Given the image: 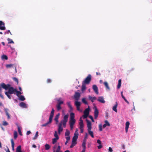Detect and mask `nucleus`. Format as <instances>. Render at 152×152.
Returning <instances> with one entry per match:
<instances>
[{
	"label": "nucleus",
	"mask_w": 152,
	"mask_h": 152,
	"mask_svg": "<svg viewBox=\"0 0 152 152\" xmlns=\"http://www.w3.org/2000/svg\"><path fill=\"white\" fill-rule=\"evenodd\" d=\"M1 87L2 88L6 90H7L8 89V88H9V87L10 86V85L9 84H7L6 85L4 83H2L1 84Z\"/></svg>",
	"instance_id": "obj_7"
},
{
	"label": "nucleus",
	"mask_w": 152,
	"mask_h": 152,
	"mask_svg": "<svg viewBox=\"0 0 152 152\" xmlns=\"http://www.w3.org/2000/svg\"><path fill=\"white\" fill-rule=\"evenodd\" d=\"M8 91L7 92L10 94H16L18 97H19L22 94L20 92L17 91L16 88H14L13 87H11L10 86L9 87V88H8Z\"/></svg>",
	"instance_id": "obj_1"
},
{
	"label": "nucleus",
	"mask_w": 152,
	"mask_h": 152,
	"mask_svg": "<svg viewBox=\"0 0 152 152\" xmlns=\"http://www.w3.org/2000/svg\"><path fill=\"white\" fill-rule=\"evenodd\" d=\"M89 109L87 108L86 109L84 112V115L83 117L84 118H86L88 116L89 114Z\"/></svg>",
	"instance_id": "obj_6"
},
{
	"label": "nucleus",
	"mask_w": 152,
	"mask_h": 152,
	"mask_svg": "<svg viewBox=\"0 0 152 152\" xmlns=\"http://www.w3.org/2000/svg\"><path fill=\"white\" fill-rule=\"evenodd\" d=\"M83 127H82V128H80V132L81 133H83Z\"/></svg>",
	"instance_id": "obj_58"
},
{
	"label": "nucleus",
	"mask_w": 152,
	"mask_h": 152,
	"mask_svg": "<svg viewBox=\"0 0 152 152\" xmlns=\"http://www.w3.org/2000/svg\"><path fill=\"white\" fill-rule=\"evenodd\" d=\"M1 58L3 59H5L7 60L8 59L7 56L5 55H3L2 56Z\"/></svg>",
	"instance_id": "obj_42"
},
{
	"label": "nucleus",
	"mask_w": 152,
	"mask_h": 152,
	"mask_svg": "<svg viewBox=\"0 0 152 152\" xmlns=\"http://www.w3.org/2000/svg\"><path fill=\"white\" fill-rule=\"evenodd\" d=\"M54 109L53 108L52 109V111L51 112L49 118V121H48L46 123L42 124L41 126L42 127L43 126H47L48 124L51 123L52 122V119L53 118V117L54 115Z\"/></svg>",
	"instance_id": "obj_2"
},
{
	"label": "nucleus",
	"mask_w": 152,
	"mask_h": 152,
	"mask_svg": "<svg viewBox=\"0 0 152 152\" xmlns=\"http://www.w3.org/2000/svg\"><path fill=\"white\" fill-rule=\"evenodd\" d=\"M80 96V94L79 93L76 92L74 95V98L75 100L78 101L79 100Z\"/></svg>",
	"instance_id": "obj_9"
},
{
	"label": "nucleus",
	"mask_w": 152,
	"mask_h": 152,
	"mask_svg": "<svg viewBox=\"0 0 152 152\" xmlns=\"http://www.w3.org/2000/svg\"><path fill=\"white\" fill-rule=\"evenodd\" d=\"M18 131L19 132V134L21 136H22V134L21 132V131L20 128V127L19 126H18Z\"/></svg>",
	"instance_id": "obj_40"
},
{
	"label": "nucleus",
	"mask_w": 152,
	"mask_h": 152,
	"mask_svg": "<svg viewBox=\"0 0 152 152\" xmlns=\"http://www.w3.org/2000/svg\"><path fill=\"white\" fill-rule=\"evenodd\" d=\"M54 136L55 138H57V139H59V137L58 135L57 132L56 131H55Z\"/></svg>",
	"instance_id": "obj_44"
},
{
	"label": "nucleus",
	"mask_w": 152,
	"mask_h": 152,
	"mask_svg": "<svg viewBox=\"0 0 152 152\" xmlns=\"http://www.w3.org/2000/svg\"><path fill=\"white\" fill-rule=\"evenodd\" d=\"M118 106V103L117 102H116L114 106L113 107V110L115 112H117V107Z\"/></svg>",
	"instance_id": "obj_24"
},
{
	"label": "nucleus",
	"mask_w": 152,
	"mask_h": 152,
	"mask_svg": "<svg viewBox=\"0 0 152 152\" xmlns=\"http://www.w3.org/2000/svg\"><path fill=\"white\" fill-rule=\"evenodd\" d=\"M99 111L96 107H95V110L94 111V116L95 119H97L99 114Z\"/></svg>",
	"instance_id": "obj_10"
},
{
	"label": "nucleus",
	"mask_w": 152,
	"mask_h": 152,
	"mask_svg": "<svg viewBox=\"0 0 152 152\" xmlns=\"http://www.w3.org/2000/svg\"><path fill=\"white\" fill-rule=\"evenodd\" d=\"M75 105L76 107H79L80 106L81 103L80 102H78L77 101L75 102Z\"/></svg>",
	"instance_id": "obj_35"
},
{
	"label": "nucleus",
	"mask_w": 152,
	"mask_h": 152,
	"mask_svg": "<svg viewBox=\"0 0 152 152\" xmlns=\"http://www.w3.org/2000/svg\"><path fill=\"white\" fill-rule=\"evenodd\" d=\"M58 126V134H60L61 132H62L63 130V128L62 127L61 124H59Z\"/></svg>",
	"instance_id": "obj_14"
},
{
	"label": "nucleus",
	"mask_w": 152,
	"mask_h": 152,
	"mask_svg": "<svg viewBox=\"0 0 152 152\" xmlns=\"http://www.w3.org/2000/svg\"><path fill=\"white\" fill-rule=\"evenodd\" d=\"M104 84L106 87V88L110 90V88L108 86V84L107 82H105L104 83Z\"/></svg>",
	"instance_id": "obj_32"
},
{
	"label": "nucleus",
	"mask_w": 152,
	"mask_h": 152,
	"mask_svg": "<svg viewBox=\"0 0 152 152\" xmlns=\"http://www.w3.org/2000/svg\"><path fill=\"white\" fill-rule=\"evenodd\" d=\"M19 106L23 108H26L27 107V106L26 104L23 102H21L19 104Z\"/></svg>",
	"instance_id": "obj_21"
},
{
	"label": "nucleus",
	"mask_w": 152,
	"mask_h": 152,
	"mask_svg": "<svg viewBox=\"0 0 152 152\" xmlns=\"http://www.w3.org/2000/svg\"><path fill=\"white\" fill-rule=\"evenodd\" d=\"M105 124L107 125V126H110V124L108 121L107 120H105L104 121Z\"/></svg>",
	"instance_id": "obj_49"
},
{
	"label": "nucleus",
	"mask_w": 152,
	"mask_h": 152,
	"mask_svg": "<svg viewBox=\"0 0 152 152\" xmlns=\"http://www.w3.org/2000/svg\"><path fill=\"white\" fill-rule=\"evenodd\" d=\"M11 144H12V150H14L15 143H14L13 140L12 139H11Z\"/></svg>",
	"instance_id": "obj_28"
},
{
	"label": "nucleus",
	"mask_w": 152,
	"mask_h": 152,
	"mask_svg": "<svg viewBox=\"0 0 152 152\" xmlns=\"http://www.w3.org/2000/svg\"><path fill=\"white\" fill-rule=\"evenodd\" d=\"M89 117L91 120L93 122H94V120L93 118V117L92 116L89 115Z\"/></svg>",
	"instance_id": "obj_52"
},
{
	"label": "nucleus",
	"mask_w": 152,
	"mask_h": 152,
	"mask_svg": "<svg viewBox=\"0 0 152 152\" xmlns=\"http://www.w3.org/2000/svg\"><path fill=\"white\" fill-rule=\"evenodd\" d=\"M31 133V132L30 131H28L26 133V134L27 135H28L29 134Z\"/></svg>",
	"instance_id": "obj_63"
},
{
	"label": "nucleus",
	"mask_w": 152,
	"mask_h": 152,
	"mask_svg": "<svg viewBox=\"0 0 152 152\" xmlns=\"http://www.w3.org/2000/svg\"><path fill=\"white\" fill-rule=\"evenodd\" d=\"M19 151H21V146L20 145L18 146L16 148V152Z\"/></svg>",
	"instance_id": "obj_43"
},
{
	"label": "nucleus",
	"mask_w": 152,
	"mask_h": 152,
	"mask_svg": "<svg viewBox=\"0 0 152 152\" xmlns=\"http://www.w3.org/2000/svg\"><path fill=\"white\" fill-rule=\"evenodd\" d=\"M78 136L77 134L76 133H74V136L72 138V142L73 143H75L77 144V140L78 137Z\"/></svg>",
	"instance_id": "obj_8"
},
{
	"label": "nucleus",
	"mask_w": 152,
	"mask_h": 152,
	"mask_svg": "<svg viewBox=\"0 0 152 152\" xmlns=\"http://www.w3.org/2000/svg\"><path fill=\"white\" fill-rule=\"evenodd\" d=\"M97 143H98L99 144V145H100L101 144V141L99 140H97Z\"/></svg>",
	"instance_id": "obj_60"
},
{
	"label": "nucleus",
	"mask_w": 152,
	"mask_h": 152,
	"mask_svg": "<svg viewBox=\"0 0 152 152\" xmlns=\"http://www.w3.org/2000/svg\"><path fill=\"white\" fill-rule=\"evenodd\" d=\"M67 122H64L62 121H61L60 123L59 124H61V126L62 125H63L64 127H65L66 125V123Z\"/></svg>",
	"instance_id": "obj_34"
},
{
	"label": "nucleus",
	"mask_w": 152,
	"mask_h": 152,
	"mask_svg": "<svg viewBox=\"0 0 152 152\" xmlns=\"http://www.w3.org/2000/svg\"><path fill=\"white\" fill-rule=\"evenodd\" d=\"M5 95H7V97L9 99H11V97L10 95V94L7 93V91H6L5 92Z\"/></svg>",
	"instance_id": "obj_48"
},
{
	"label": "nucleus",
	"mask_w": 152,
	"mask_h": 152,
	"mask_svg": "<svg viewBox=\"0 0 152 152\" xmlns=\"http://www.w3.org/2000/svg\"><path fill=\"white\" fill-rule=\"evenodd\" d=\"M86 86L85 84L83 83L82 85V88H81V91H82L83 92L84 91L86 90Z\"/></svg>",
	"instance_id": "obj_25"
},
{
	"label": "nucleus",
	"mask_w": 152,
	"mask_h": 152,
	"mask_svg": "<svg viewBox=\"0 0 152 152\" xmlns=\"http://www.w3.org/2000/svg\"><path fill=\"white\" fill-rule=\"evenodd\" d=\"M88 98L92 102H93L94 100H95L96 99V97L94 96L92 97L90 96H89Z\"/></svg>",
	"instance_id": "obj_22"
},
{
	"label": "nucleus",
	"mask_w": 152,
	"mask_h": 152,
	"mask_svg": "<svg viewBox=\"0 0 152 152\" xmlns=\"http://www.w3.org/2000/svg\"><path fill=\"white\" fill-rule=\"evenodd\" d=\"M38 136V131L37 132H36L35 135L34 136V137H33V140H35L37 139Z\"/></svg>",
	"instance_id": "obj_41"
},
{
	"label": "nucleus",
	"mask_w": 152,
	"mask_h": 152,
	"mask_svg": "<svg viewBox=\"0 0 152 152\" xmlns=\"http://www.w3.org/2000/svg\"><path fill=\"white\" fill-rule=\"evenodd\" d=\"M18 137L17 132L16 131H15L14 133V138L15 139H16Z\"/></svg>",
	"instance_id": "obj_39"
},
{
	"label": "nucleus",
	"mask_w": 152,
	"mask_h": 152,
	"mask_svg": "<svg viewBox=\"0 0 152 152\" xmlns=\"http://www.w3.org/2000/svg\"><path fill=\"white\" fill-rule=\"evenodd\" d=\"M99 130L100 131H102V126L101 124H100L99 126Z\"/></svg>",
	"instance_id": "obj_54"
},
{
	"label": "nucleus",
	"mask_w": 152,
	"mask_h": 152,
	"mask_svg": "<svg viewBox=\"0 0 152 152\" xmlns=\"http://www.w3.org/2000/svg\"><path fill=\"white\" fill-rule=\"evenodd\" d=\"M97 100L102 103H104L105 102V101L104 100V98L102 96H100L99 97L98 99Z\"/></svg>",
	"instance_id": "obj_15"
},
{
	"label": "nucleus",
	"mask_w": 152,
	"mask_h": 152,
	"mask_svg": "<svg viewBox=\"0 0 152 152\" xmlns=\"http://www.w3.org/2000/svg\"><path fill=\"white\" fill-rule=\"evenodd\" d=\"M8 124L7 123L6 121H4L3 122V125L4 126H6Z\"/></svg>",
	"instance_id": "obj_59"
},
{
	"label": "nucleus",
	"mask_w": 152,
	"mask_h": 152,
	"mask_svg": "<svg viewBox=\"0 0 152 152\" xmlns=\"http://www.w3.org/2000/svg\"><path fill=\"white\" fill-rule=\"evenodd\" d=\"M108 150L109 151L111 152H112L113 151L112 148L110 147L109 148Z\"/></svg>",
	"instance_id": "obj_61"
},
{
	"label": "nucleus",
	"mask_w": 152,
	"mask_h": 152,
	"mask_svg": "<svg viewBox=\"0 0 152 152\" xmlns=\"http://www.w3.org/2000/svg\"><path fill=\"white\" fill-rule=\"evenodd\" d=\"M75 120L70 119V120L69 121V124L70 125L71 130H72L73 129V126L75 124Z\"/></svg>",
	"instance_id": "obj_5"
},
{
	"label": "nucleus",
	"mask_w": 152,
	"mask_h": 152,
	"mask_svg": "<svg viewBox=\"0 0 152 152\" xmlns=\"http://www.w3.org/2000/svg\"><path fill=\"white\" fill-rule=\"evenodd\" d=\"M77 144H75V143H73V142H72V144L70 146V148H72L74 146H75Z\"/></svg>",
	"instance_id": "obj_51"
},
{
	"label": "nucleus",
	"mask_w": 152,
	"mask_h": 152,
	"mask_svg": "<svg viewBox=\"0 0 152 152\" xmlns=\"http://www.w3.org/2000/svg\"><path fill=\"white\" fill-rule=\"evenodd\" d=\"M60 115V113H58L55 116L54 120L56 121V124H57L58 123V119L59 118V117Z\"/></svg>",
	"instance_id": "obj_19"
},
{
	"label": "nucleus",
	"mask_w": 152,
	"mask_h": 152,
	"mask_svg": "<svg viewBox=\"0 0 152 152\" xmlns=\"http://www.w3.org/2000/svg\"><path fill=\"white\" fill-rule=\"evenodd\" d=\"M123 98L124 99V101L127 103L128 104H129V102L127 100V99L125 98L124 96L123 97Z\"/></svg>",
	"instance_id": "obj_53"
},
{
	"label": "nucleus",
	"mask_w": 152,
	"mask_h": 152,
	"mask_svg": "<svg viewBox=\"0 0 152 152\" xmlns=\"http://www.w3.org/2000/svg\"><path fill=\"white\" fill-rule=\"evenodd\" d=\"M86 140H83L82 144V147L83 148V150H86Z\"/></svg>",
	"instance_id": "obj_17"
},
{
	"label": "nucleus",
	"mask_w": 152,
	"mask_h": 152,
	"mask_svg": "<svg viewBox=\"0 0 152 152\" xmlns=\"http://www.w3.org/2000/svg\"><path fill=\"white\" fill-rule=\"evenodd\" d=\"M86 121L87 122V126L88 127L87 130H91L92 129V127L91 122L87 119H86Z\"/></svg>",
	"instance_id": "obj_12"
},
{
	"label": "nucleus",
	"mask_w": 152,
	"mask_h": 152,
	"mask_svg": "<svg viewBox=\"0 0 152 152\" xmlns=\"http://www.w3.org/2000/svg\"><path fill=\"white\" fill-rule=\"evenodd\" d=\"M102 148V145H101V144L99 145L98 146V148L99 149H100Z\"/></svg>",
	"instance_id": "obj_62"
},
{
	"label": "nucleus",
	"mask_w": 152,
	"mask_h": 152,
	"mask_svg": "<svg viewBox=\"0 0 152 152\" xmlns=\"http://www.w3.org/2000/svg\"><path fill=\"white\" fill-rule=\"evenodd\" d=\"M91 130H87L88 134L91 136L92 138L94 137V133Z\"/></svg>",
	"instance_id": "obj_23"
},
{
	"label": "nucleus",
	"mask_w": 152,
	"mask_h": 152,
	"mask_svg": "<svg viewBox=\"0 0 152 152\" xmlns=\"http://www.w3.org/2000/svg\"><path fill=\"white\" fill-rule=\"evenodd\" d=\"M7 40L8 41V43H14V42L12 40V39H10L9 38L7 39Z\"/></svg>",
	"instance_id": "obj_47"
},
{
	"label": "nucleus",
	"mask_w": 152,
	"mask_h": 152,
	"mask_svg": "<svg viewBox=\"0 0 152 152\" xmlns=\"http://www.w3.org/2000/svg\"><path fill=\"white\" fill-rule=\"evenodd\" d=\"M92 88L94 91L95 92L96 94H98V89L97 86L96 85H93L92 86Z\"/></svg>",
	"instance_id": "obj_13"
},
{
	"label": "nucleus",
	"mask_w": 152,
	"mask_h": 152,
	"mask_svg": "<svg viewBox=\"0 0 152 152\" xmlns=\"http://www.w3.org/2000/svg\"><path fill=\"white\" fill-rule=\"evenodd\" d=\"M14 65L13 64H7L6 65V66L7 68H10L12 67H13Z\"/></svg>",
	"instance_id": "obj_33"
},
{
	"label": "nucleus",
	"mask_w": 152,
	"mask_h": 152,
	"mask_svg": "<svg viewBox=\"0 0 152 152\" xmlns=\"http://www.w3.org/2000/svg\"><path fill=\"white\" fill-rule=\"evenodd\" d=\"M130 123L129 122L127 121L126 123V127H125V130L126 132L127 133L128 132V129L129 127Z\"/></svg>",
	"instance_id": "obj_20"
},
{
	"label": "nucleus",
	"mask_w": 152,
	"mask_h": 152,
	"mask_svg": "<svg viewBox=\"0 0 152 152\" xmlns=\"http://www.w3.org/2000/svg\"><path fill=\"white\" fill-rule=\"evenodd\" d=\"M121 79H120L118 80V85L117 86V88L118 89H119L120 88V87L121 86Z\"/></svg>",
	"instance_id": "obj_27"
},
{
	"label": "nucleus",
	"mask_w": 152,
	"mask_h": 152,
	"mask_svg": "<svg viewBox=\"0 0 152 152\" xmlns=\"http://www.w3.org/2000/svg\"><path fill=\"white\" fill-rule=\"evenodd\" d=\"M70 119L75 120V114L73 113H71L70 114Z\"/></svg>",
	"instance_id": "obj_29"
},
{
	"label": "nucleus",
	"mask_w": 152,
	"mask_h": 152,
	"mask_svg": "<svg viewBox=\"0 0 152 152\" xmlns=\"http://www.w3.org/2000/svg\"><path fill=\"white\" fill-rule=\"evenodd\" d=\"M45 147L46 150H48L50 148V145L47 144H46L45 145Z\"/></svg>",
	"instance_id": "obj_37"
},
{
	"label": "nucleus",
	"mask_w": 152,
	"mask_h": 152,
	"mask_svg": "<svg viewBox=\"0 0 152 152\" xmlns=\"http://www.w3.org/2000/svg\"><path fill=\"white\" fill-rule=\"evenodd\" d=\"M67 104L70 110H72L73 109L72 107V105L71 104V102H67Z\"/></svg>",
	"instance_id": "obj_30"
},
{
	"label": "nucleus",
	"mask_w": 152,
	"mask_h": 152,
	"mask_svg": "<svg viewBox=\"0 0 152 152\" xmlns=\"http://www.w3.org/2000/svg\"><path fill=\"white\" fill-rule=\"evenodd\" d=\"M12 79L15 82H16L17 84H18V79L15 77H13L12 78Z\"/></svg>",
	"instance_id": "obj_46"
},
{
	"label": "nucleus",
	"mask_w": 152,
	"mask_h": 152,
	"mask_svg": "<svg viewBox=\"0 0 152 152\" xmlns=\"http://www.w3.org/2000/svg\"><path fill=\"white\" fill-rule=\"evenodd\" d=\"M88 137V134L87 133H85V138L84 140H86V139Z\"/></svg>",
	"instance_id": "obj_56"
},
{
	"label": "nucleus",
	"mask_w": 152,
	"mask_h": 152,
	"mask_svg": "<svg viewBox=\"0 0 152 152\" xmlns=\"http://www.w3.org/2000/svg\"><path fill=\"white\" fill-rule=\"evenodd\" d=\"M68 116H69L68 115H65L63 118V120L62 121L64 122H67Z\"/></svg>",
	"instance_id": "obj_26"
},
{
	"label": "nucleus",
	"mask_w": 152,
	"mask_h": 152,
	"mask_svg": "<svg viewBox=\"0 0 152 152\" xmlns=\"http://www.w3.org/2000/svg\"><path fill=\"white\" fill-rule=\"evenodd\" d=\"M18 97H19V99L20 101H23L25 99V98L23 95H21L20 97L19 96Z\"/></svg>",
	"instance_id": "obj_36"
},
{
	"label": "nucleus",
	"mask_w": 152,
	"mask_h": 152,
	"mask_svg": "<svg viewBox=\"0 0 152 152\" xmlns=\"http://www.w3.org/2000/svg\"><path fill=\"white\" fill-rule=\"evenodd\" d=\"M60 149H61V147L60 146H58V147L57 148V149L56 152H60Z\"/></svg>",
	"instance_id": "obj_50"
},
{
	"label": "nucleus",
	"mask_w": 152,
	"mask_h": 152,
	"mask_svg": "<svg viewBox=\"0 0 152 152\" xmlns=\"http://www.w3.org/2000/svg\"><path fill=\"white\" fill-rule=\"evenodd\" d=\"M47 82L48 83H50L51 82V80L50 79H48L47 80Z\"/></svg>",
	"instance_id": "obj_57"
},
{
	"label": "nucleus",
	"mask_w": 152,
	"mask_h": 152,
	"mask_svg": "<svg viewBox=\"0 0 152 152\" xmlns=\"http://www.w3.org/2000/svg\"><path fill=\"white\" fill-rule=\"evenodd\" d=\"M58 139H57V138H56L53 139L52 140V143L53 144H54L56 142L57 140Z\"/></svg>",
	"instance_id": "obj_45"
},
{
	"label": "nucleus",
	"mask_w": 152,
	"mask_h": 152,
	"mask_svg": "<svg viewBox=\"0 0 152 152\" xmlns=\"http://www.w3.org/2000/svg\"><path fill=\"white\" fill-rule=\"evenodd\" d=\"M5 26V23L2 21L0 20V29L2 30H5L6 28Z\"/></svg>",
	"instance_id": "obj_11"
},
{
	"label": "nucleus",
	"mask_w": 152,
	"mask_h": 152,
	"mask_svg": "<svg viewBox=\"0 0 152 152\" xmlns=\"http://www.w3.org/2000/svg\"><path fill=\"white\" fill-rule=\"evenodd\" d=\"M70 132L68 129H66L65 134V135L66 137L69 136Z\"/></svg>",
	"instance_id": "obj_31"
},
{
	"label": "nucleus",
	"mask_w": 152,
	"mask_h": 152,
	"mask_svg": "<svg viewBox=\"0 0 152 152\" xmlns=\"http://www.w3.org/2000/svg\"><path fill=\"white\" fill-rule=\"evenodd\" d=\"M61 98H60L57 100V104L56 105V107L58 111L60 110L62 108L61 107V105L64 103V101L61 100Z\"/></svg>",
	"instance_id": "obj_3"
},
{
	"label": "nucleus",
	"mask_w": 152,
	"mask_h": 152,
	"mask_svg": "<svg viewBox=\"0 0 152 152\" xmlns=\"http://www.w3.org/2000/svg\"><path fill=\"white\" fill-rule=\"evenodd\" d=\"M66 139L67 141H69L70 140V137L69 136H66Z\"/></svg>",
	"instance_id": "obj_55"
},
{
	"label": "nucleus",
	"mask_w": 152,
	"mask_h": 152,
	"mask_svg": "<svg viewBox=\"0 0 152 152\" xmlns=\"http://www.w3.org/2000/svg\"><path fill=\"white\" fill-rule=\"evenodd\" d=\"M4 110L6 113V115L7 116V118L8 119H10V115L8 112V109L7 108H4Z\"/></svg>",
	"instance_id": "obj_18"
},
{
	"label": "nucleus",
	"mask_w": 152,
	"mask_h": 152,
	"mask_svg": "<svg viewBox=\"0 0 152 152\" xmlns=\"http://www.w3.org/2000/svg\"><path fill=\"white\" fill-rule=\"evenodd\" d=\"M77 107V110H78L79 111H81V110L80 109V107Z\"/></svg>",
	"instance_id": "obj_64"
},
{
	"label": "nucleus",
	"mask_w": 152,
	"mask_h": 152,
	"mask_svg": "<svg viewBox=\"0 0 152 152\" xmlns=\"http://www.w3.org/2000/svg\"><path fill=\"white\" fill-rule=\"evenodd\" d=\"M91 75L89 74L86 78L85 80L83 82L84 84H88L89 83L91 80Z\"/></svg>",
	"instance_id": "obj_4"
},
{
	"label": "nucleus",
	"mask_w": 152,
	"mask_h": 152,
	"mask_svg": "<svg viewBox=\"0 0 152 152\" xmlns=\"http://www.w3.org/2000/svg\"><path fill=\"white\" fill-rule=\"evenodd\" d=\"M80 122L79 123L80 128L83 127V121L82 120L81 117L80 118Z\"/></svg>",
	"instance_id": "obj_16"
},
{
	"label": "nucleus",
	"mask_w": 152,
	"mask_h": 152,
	"mask_svg": "<svg viewBox=\"0 0 152 152\" xmlns=\"http://www.w3.org/2000/svg\"><path fill=\"white\" fill-rule=\"evenodd\" d=\"M82 102L86 104H88V102L86 100V99L85 98H83L82 99Z\"/></svg>",
	"instance_id": "obj_38"
}]
</instances>
